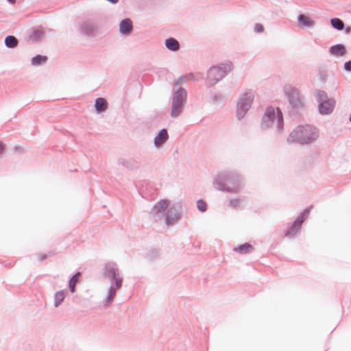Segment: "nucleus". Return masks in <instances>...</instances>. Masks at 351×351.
Returning a JSON list of instances; mask_svg holds the SVG:
<instances>
[{
	"label": "nucleus",
	"instance_id": "7ed1b4c3",
	"mask_svg": "<svg viewBox=\"0 0 351 351\" xmlns=\"http://www.w3.org/2000/svg\"><path fill=\"white\" fill-rule=\"evenodd\" d=\"M276 123V130L279 134L284 132V118L282 110L280 108L269 106L265 109V113L262 117L261 127L263 130L269 128L274 123Z\"/></svg>",
	"mask_w": 351,
	"mask_h": 351
},
{
	"label": "nucleus",
	"instance_id": "c756f323",
	"mask_svg": "<svg viewBox=\"0 0 351 351\" xmlns=\"http://www.w3.org/2000/svg\"><path fill=\"white\" fill-rule=\"evenodd\" d=\"M312 207L313 206H311L310 207L304 209L296 219H300L302 223H303L304 220L308 217Z\"/></svg>",
	"mask_w": 351,
	"mask_h": 351
},
{
	"label": "nucleus",
	"instance_id": "a211bd4d",
	"mask_svg": "<svg viewBox=\"0 0 351 351\" xmlns=\"http://www.w3.org/2000/svg\"><path fill=\"white\" fill-rule=\"evenodd\" d=\"M329 52L333 56H343L346 53V49L343 44H336L330 47Z\"/></svg>",
	"mask_w": 351,
	"mask_h": 351
},
{
	"label": "nucleus",
	"instance_id": "58836bf2",
	"mask_svg": "<svg viewBox=\"0 0 351 351\" xmlns=\"http://www.w3.org/2000/svg\"><path fill=\"white\" fill-rule=\"evenodd\" d=\"M5 149L4 144L2 141H0V154L3 152Z\"/></svg>",
	"mask_w": 351,
	"mask_h": 351
},
{
	"label": "nucleus",
	"instance_id": "9d476101",
	"mask_svg": "<svg viewBox=\"0 0 351 351\" xmlns=\"http://www.w3.org/2000/svg\"><path fill=\"white\" fill-rule=\"evenodd\" d=\"M77 29L82 35L94 37L98 34L99 26L96 22L88 19L80 23L78 25Z\"/></svg>",
	"mask_w": 351,
	"mask_h": 351
},
{
	"label": "nucleus",
	"instance_id": "39448f33",
	"mask_svg": "<svg viewBox=\"0 0 351 351\" xmlns=\"http://www.w3.org/2000/svg\"><path fill=\"white\" fill-rule=\"evenodd\" d=\"M315 99L318 102V110L322 115H328L332 112L336 101L334 98H328L327 93L322 90L316 92Z\"/></svg>",
	"mask_w": 351,
	"mask_h": 351
},
{
	"label": "nucleus",
	"instance_id": "e433bc0d",
	"mask_svg": "<svg viewBox=\"0 0 351 351\" xmlns=\"http://www.w3.org/2000/svg\"><path fill=\"white\" fill-rule=\"evenodd\" d=\"M184 77H185V80H195V76L192 73H189L186 74V75H184Z\"/></svg>",
	"mask_w": 351,
	"mask_h": 351
},
{
	"label": "nucleus",
	"instance_id": "37998d69",
	"mask_svg": "<svg viewBox=\"0 0 351 351\" xmlns=\"http://www.w3.org/2000/svg\"><path fill=\"white\" fill-rule=\"evenodd\" d=\"M10 3L14 4L16 2V0H7Z\"/></svg>",
	"mask_w": 351,
	"mask_h": 351
},
{
	"label": "nucleus",
	"instance_id": "393cba45",
	"mask_svg": "<svg viewBox=\"0 0 351 351\" xmlns=\"http://www.w3.org/2000/svg\"><path fill=\"white\" fill-rule=\"evenodd\" d=\"M120 288L115 287L114 285H110V287L108 289V295L106 298V304H105L106 306H108L114 300V298L116 295L117 291Z\"/></svg>",
	"mask_w": 351,
	"mask_h": 351
},
{
	"label": "nucleus",
	"instance_id": "aec40b11",
	"mask_svg": "<svg viewBox=\"0 0 351 351\" xmlns=\"http://www.w3.org/2000/svg\"><path fill=\"white\" fill-rule=\"evenodd\" d=\"M254 250V247L249 243H245L234 247L233 251L240 254H247L251 253Z\"/></svg>",
	"mask_w": 351,
	"mask_h": 351
},
{
	"label": "nucleus",
	"instance_id": "dca6fc26",
	"mask_svg": "<svg viewBox=\"0 0 351 351\" xmlns=\"http://www.w3.org/2000/svg\"><path fill=\"white\" fill-rule=\"evenodd\" d=\"M45 32L41 26L33 27L29 32V39L32 43H37L43 39Z\"/></svg>",
	"mask_w": 351,
	"mask_h": 351
},
{
	"label": "nucleus",
	"instance_id": "9b49d317",
	"mask_svg": "<svg viewBox=\"0 0 351 351\" xmlns=\"http://www.w3.org/2000/svg\"><path fill=\"white\" fill-rule=\"evenodd\" d=\"M141 159L140 157L131 158L129 159L120 158L117 160V164L128 170H136L140 167Z\"/></svg>",
	"mask_w": 351,
	"mask_h": 351
},
{
	"label": "nucleus",
	"instance_id": "0eeeda50",
	"mask_svg": "<svg viewBox=\"0 0 351 351\" xmlns=\"http://www.w3.org/2000/svg\"><path fill=\"white\" fill-rule=\"evenodd\" d=\"M254 97V93L252 90L243 93L237 104V117L238 120H241L251 107Z\"/></svg>",
	"mask_w": 351,
	"mask_h": 351
},
{
	"label": "nucleus",
	"instance_id": "423d86ee",
	"mask_svg": "<svg viewBox=\"0 0 351 351\" xmlns=\"http://www.w3.org/2000/svg\"><path fill=\"white\" fill-rule=\"evenodd\" d=\"M187 93L182 87H179L172 97L171 116L176 118L180 116L183 110L184 104L186 101Z\"/></svg>",
	"mask_w": 351,
	"mask_h": 351
},
{
	"label": "nucleus",
	"instance_id": "b1692460",
	"mask_svg": "<svg viewBox=\"0 0 351 351\" xmlns=\"http://www.w3.org/2000/svg\"><path fill=\"white\" fill-rule=\"evenodd\" d=\"M47 61V57L46 56L38 54L32 58L31 64L32 66H38L46 63Z\"/></svg>",
	"mask_w": 351,
	"mask_h": 351
},
{
	"label": "nucleus",
	"instance_id": "f03ea898",
	"mask_svg": "<svg viewBox=\"0 0 351 351\" xmlns=\"http://www.w3.org/2000/svg\"><path fill=\"white\" fill-rule=\"evenodd\" d=\"M318 136V130L315 127L311 125H298L290 133L287 143L308 145L315 141Z\"/></svg>",
	"mask_w": 351,
	"mask_h": 351
},
{
	"label": "nucleus",
	"instance_id": "a19ab883",
	"mask_svg": "<svg viewBox=\"0 0 351 351\" xmlns=\"http://www.w3.org/2000/svg\"><path fill=\"white\" fill-rule=\"evenodd\" d=\"M326 75L325 74H322L320 73V79H321V81L323 82V83H325L326 82Z\"/></svg>",
	"mask_w": 351,
	"mask_h": 351
},
{
	"label": "nucleus",
	"instance_id": "6e6552de",
	"mask_svg": "<svg viewBox=\"0 0 351 351\" xmlns=\"http://www.w3.org/2000/svg\"><path fill=\"white\" fill-rule=\"evenodd\" d=\"M104 276L110 280L111 285H114L117 288L122 287L123 278L121 276L120 271L115 263H110L105 265Z\"/></svg>",
	"mask_w": 351,
	"mask_h": 351
},
{
	"label": "nucleus",
	"instance_id": "72a5a7b5",
	"mask_svg": "<svg viewBox=\"0 0 351 351\" xmlns=\"http://www.w3.org/2000/svg\"><path fill=\"white\" fill-rule=\"evenodd\" d=\"M254 30L255 32L261 33L264 31V27L261 23H256L254 25Z\"/></svg>",
	"mask_w": 351,
	"mask_h": 351
},
{
	"label": "nucleus",
	"instance_id": "cd10ccee",
	"mask_svg": "<svg viewBox=\"0 0 351 351\" xmlns=\"http://www.w3.org/2000/svg\"><path fill=\"white\" fill-rule=\"evenodd\" d=\"M210 97L213 102H225L226 97L221 93L210 92Z\"/></svg>",
	"mask_w": 351,
	"mask_h": 351
},
{
	"label": "nucleus",
	"instance_id": "a18cd8bd",
	"mask_svg": "<svg viewBox=\"0 0 351 351\" xmlns=\"http://www.w3.org/2000/svg\"><path fill=\"white\" fill-rule=\"evenodd\" d=\"M350 6H351V3H350Z\"/></svg>",
	"mask_w": 351,
	"mask_h": 351
},
{
	"label": "nucleus",
	"instance_id": "f704fd0d",
	"mask_svg": "<svg viewBox=\"0 0 351 351\" xmlns=\"http://www.w3.org/2000/svg\"><path fill=\"white\" fill-rule=\"evenodd\" d=\"M186 80H185V77L184 76H180L177 80H176L174 82H173V85L175 86H178L184 82H185Z\"/></svg>",
	"mask_w": 351,
	"mask_h": 351
},
{
	"label": "nucleus",
	"instance_id": "ddd939ff",
	"mask_svg": "<svg viewBox=\"0 0 351 351\" xmlns=\"http://www.w3.org/2000/svg\"><path fill=\"white\" fill-rule=\"evenodd\" d=\"M302 225L301 220L297 219L292 223H288L287 230L285 232V237L290 239L295 238L301 229Z\"/></svg>",
	"mask_w": 351,
	"mask_h": 351
},
{
	"label": "nucleus",
	"instance_id": "20e7f679",
	"mask_svg": "<svg viewBox=\"0 0 351 351\" xmlns=\"http://www.w3.org/2000/svg\"><path fill=\"white\" fill-rule=\"evenodd\" d=\"M233 69V64L231 62L221 64L219 66H213L207 71L206 80V86L210 88L221 80Z\"/></svg>",
	"mask_w": 351,
	"mask_h": 351
},
{
	"label": "nucleus",
	"instance_id": "79ce46f5",
	"mask_svg": "<svg viewBox=\"0 0 351 351\" xmlns=\"http://www.w3.org/2000/svg\"><path fill=\"white\" fill-rule=\"evenodd\" d=\"M47 256L46 254H40L39 255V260L40 261H44L47 258Z\"/></svg>",
	"mask_w": 351,
	"mask_h": 351
},
{
	"label": "nucleus",
	"instance_id": "4c0bfd02",
	"mask_svg": "<svg viewBox=\"0 0 351 351\" xmlns=\"http://www.w3.org/2000/svg\"><path fill=\"white\" fill-rule=\"evenodd\" d=\"M69 291L71 292V293H74L75 291V285H71V284H69Z\"/></svg>",
	"mask_w": 351,
	"mask_h": 351
},
{
	"label": "nucleus",
	"instance_id": "473e14b6",
	"mask_svg": "<svg viewBox=\"0 0 351 351\" xmlns=\"http://www.w3.org/2000/svg\"><path fill=\"white\" fill-rule=\"evenodd\" d=\"M241 205V200L240 199H232L228 202V206L231 208H236Z\"/></svg>",
	"mask_w": 351,
	"mask_h": 351
},
{
	"label": "nucleus",
	"instance_id": "6ab92c4d",
	"mask_svg": "<svg viewBox=\"0 0 351 351\" xmlns=\"http://www.w3.org/2000/svg\"><path fill=\"white\" fill-rule=\"evenodd\" d=\"M166 48L171 51H177L180 49V43L174 38L169 37L165 40Z\"/></svg>",
	"mask_w": 351,
	"mask_h": 351
},
{
	"label": "nucleus",
	"instance_id": "c03bdc74",
	"mask_svg": "<svg viewBox=\"0 0 351 351\" xmlns=\"http://www.w3.org/2000/svg\"><path fill=\"white\" fill-rule=\"evenodd\" d=\"M349 120L351 122V114H350Z\"/></svg>",
	"mask_w": 351,
	"mask_h": 351
},
{
	"label": "nucleus",
	"instance_id": "ea45409f",
	"mask_svg": "<svg viewBox=\"0 0 351 351\" xmlns=\"http://www.w3.org/2000/svg\"><path fill=\"white\" fill-rule=\"evenodd\" d=\"M344 29H345V33H346V34H350V33H351V27H350V26H348V27H346V28H344Z\"/></svg>",
	"mask_w": 351,
	"mask_h": 351
},
{
	"label": "nucleus",
	"instance_id": "2f4dec72",
	"mask_svg": "<svg viewBox=\"0 0 351 351\" xmlns=\"http://www.w3.org/2000/svg\"><path fill=\"white\" fill-rule=\"evenodd\" d=\"M82 274L80 271L76 272L71 278L69 279V283L71 285H76L78 282L80 278L81 277Z\"/></svg>",
	"mask_w": 351,
	"mask_h": 351
},
{
	"label": "nucleus",
	"instance_id": "7c9ffc66",
	"mask_svg": "<svg viewBox=\"0 0 351 351\" xmlns=\"http://www.w3.org/2000/svg\"><path fill=\"white\" fill-rule=\"evenodd\" d=\"M197 207L200 212H205L207 210V204L203 199H199L197 201Z\"/></svg>",
	"mask_w": 351,
	"mask_h": 351
},
{
	"label": "nucleus",
	"instance_id": "4be33fe9",
	"mask_svg": "<svg viewBox=\"0 0 351 351\" xmlns=\"http://www.w3.org/2000/svg\"><path fill=\"white\" fill-rule=\"evenodd\" d=\"M299 23L304 27H313L315 25L313 21L304 14H300L298 16Z\"/></svg>",
	"mask_w": 351,
	"mask_h": 351
},
{
	"label": "nucleus",
	"instance_id": "5701e85b",
	"mask_svg": "<svg viewBox=\"0 0 351 351\" xmlns=\"http://www.w3.org/2000/svg\"><path fill=\"white\" fill-rule=\"evenodd\" d=\"M4 43H5V45L6 46V47H8L9 49H14L19 45L18 39L14 36H12V35L7 36L5 38Z\"/></svg>",
	"mask_w": 351,
	"mask_h": 351
},
{
	"label": "nucleus",
	"instance_id": "a878e982",
	"mask_svg": "<svg viewBox=\"0 0 351 351\" xmlns=\"http://www.w3.org/2000/svg\"><path fill=\"white\" fill-rule=\"evenodd\" d=\"M65 298V291H57L54 295V306L58 307Z\"/></svg>",
	"mask_w": 351,
	"mask_h": 351
},
{
	"label": "nucleus",
	"instance_id": "bb28decb",
	"mask_svg": "<svg viewBox=\"0 0 351 351\" xmlns=\"http://www.w3.org/2000/svg\"><path fill=\"white\" fill-rule=\"evenodd\" d=\"M331 26L339 31H341L345 28L344 22L339 18H332L330 19Z\"/></svg>",
	"mask_w": 351,
	"mask_h": 351
},
{
	"label": "nucleus",
	"instance_id": "4468645a",
	"mask_svg": "<svg viewBox=\"0 0 351 351\" xmlns=\"http://www.w3.org/2000/svg\"><path fill=\"white\" fill-rule=\"evenodd\" d=\"M133 29L132 21L130 19L126 18L121 21L119 23V32L121 35L129 36Z\"/></svg>",
	"mask_w": 351,
	"mask_h": 351
},
{
	"label": "nucleus",
	"instance_id": "f3484780",
	"mask_svg": "<svg viewBox=\"0 0 351 351\" xmlns=\"http://www.w3.org/2000/svg\"><path fill=\"white\" fill-rule=\"evenodd\" d=\"M169 138L167 130L163 128L160 130L154 138V143L156 148L160 147Z\"/></svg>",
	"mask_w": 351,
	"mask_h": 351
},
{
	"label": "nucleus",
	"instance_id": "412c9836",
	"mask_svg": "<svg viewBox=\"0 0 351 351\" xmlns=\"http://www.w3.org/2000/svg\"><path fill=\"white\" fill-rule=\"evenodd\" d=\"M95 108L97 112H105L108 108L107 101L102 97H98L95 101Z\"/></svg>",
	"mask_w": 351,
	"mask_h": 351
},
{
	"label": "nucleus",
	"instance_id": "2eb2a0df",
	"mask_svg": "<svg viewBox=\"0 0 351 351\" xmlns=\"http://www.w3.org/2000/svg\"><path fill=\"white\" fill-rule=\"evenodd\" d=\"M180 217V213L175 207H171L168 209L165 215V223L167 226H171L175 221H178Z\"/></svg>",
	"mask_w": 351,
	"mask_h": 351
},
{
	"label": "nucleus",
	"instance_id": "f257e3e1",
	"mask_svg": "<svg viewBox=\"0 0 351 351\" xmlns=\"http://www.w3.org/2000/svg\"><path fill=\"white\" fill-rule=\"evenodd\" d=\"M213 184L218 191L237 193L241 189V177L235 171H223L214 178Z\"/></svg>",
	"mask_w": 351,
	"mask_h": 351
},
{
	"label": "nucleus",
	"instance_id": "f8f14e48",
	"mask_svg": "<svg viewBox=\"0 0 351 351\" xmlns=\"http://www.w3.org/2000/svg\"><path fill=\"white\" fill-rule=\"evenodd\" d=\"M169 204V201L168 199H161L153 206L150 213L155 217V220L162 217L163 213L167 209Z\"/></svg>",
	"mask_w": 351,
	"mask_h": 351
},
{
	"label": "nucleus",
	"instance_id": "1a4fd4ad",
	"mask_svg": "<svg viewBox=\"0 0 351 351\" xmlns=\"http://www.w3.org/2000/svg\"><path fill=\"white\" fill-rule=\"evenodd\" d=\"M284 90L290 105L293 108L300 109L304 106L302 97L298 89L291 86H286Z\"/></svg>",
	"mask_w": 351,
	"mask_h": 351
},
{
	"label": "nucleus",
	"instance_id": "c9c22d12",
	"mask_svg": "<svg viewBox=\"0 0 351 351\" xmlns=\"http://www.w3.org/2000/svg\"><path fill=\"white\" fill-rule=\"evenodd\" d=\"M343 69L346 71L351 72V60L346 61L343 64Z\"/></svg>",
	"mask_w": 351,
	"mask_h": 351
},
{
	"label": "nucleus",
	"instance_id": "c85d7f7f",
	"mask_svg": "<svg viewBox=\"0 0 351 351\" xmlns=\"http://www.w3.org/2000/svg\"><path fill=\"white\" fill-rule=\"evenodd\" d=\"M159 254V250L158 249L153 248L147 253L145 258L150 261H153L158 258Z\"/></svg>",
	"mask_w": 351,
	"mask_h": 351
}]
</instances>
